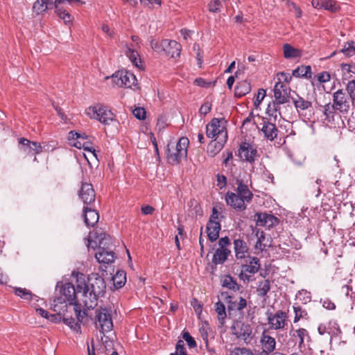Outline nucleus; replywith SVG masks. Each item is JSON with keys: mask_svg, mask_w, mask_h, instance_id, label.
<instances>
[{"mask_svg": "<svg viewBox=\"0 0 355 355\" xmlns=\"http://www.w3.org/2000/svg\"><path fill=\"white\" fill-rule=\"evenodd\" d=\"M217 185L220 189H223L227 185V178L224 175H217Z\"/></svg>", "mask_w": 355, "mask_h": 355, "instance_id": "nucleus-59", "label": "nucleus"}, {"mask_svg": "<svg viewBox=\"0 0 355 355\" xmlns=\"http://www.w3.org/2000/svg\"><path fill=\"white\" fill-rule=\"evenodd\" d=\"M78 196L85 204L91 205L94 202L96 198L93 185L90 183L82 182Z\"/></svg>", "mask_w": 355, "mask_h": 355, "instance_id": "nucleus-15", "label": "nucleus"}, {"mask_svg": "<svg viewBox=\"0 0 355 355\" xmlns=\"http://www.w3.org/2000/svg\"><path fill=\"white\" fill-rule=\"evenodd\" d=\"M69 139H80L83 141L89 139V137L85 133H78L75 131L69 132Z\"/></svg>", "mask_w": 355, "mask_h": 355, "instance_id": "nucleus-51", "label": "nucleus"}, {"mask_svg": "<svg viewBox=\"0 0 355 355\" xmlns=\"http://www.w3.org/2000/svg\"><path fill=\"white\" fill-rule=\"evenodd\" d=\"M235 256L237 259H242L246 257L248 254L247 243L242 239H238L234 241Z\"/></svg>", "mask_w": 355, "mask_h": 355, "instance_id": "nucleus-23", "label": "nucleus"}, {"mask_svg": "<svg viewBox=\"0 0 355 355\" xmlns=\"http://www.w3.org/2000/svg\"><path fill=\"white\" fill-rule=\"evenodd\" d=\"M83 212L84 220L87 226L94 227L99 220L98 212L88 207H84Z\"/></svg>", "mask_w": 355, "mask_h": 355, "instance_id": "nucleus-21", "label": "nucleus"}, {"mask_svg": "<svg viewBox=\"0 0 355 355\" xmlns=\"http://www.w3.org/2000/svg\"><path fill=\"white\" fill-rule=\"evenodd\" d=\"M33 141H31L26 138L21 137L19 139V149L25 153L26 155H33Z\"/></svg>", "mask_w": 355, "mask_h": 355, "instance_id": "nucleus-35", "label": "nucleus"}, {"mask_svg": "<svg viewBox=\"0 0 355 355\" xmlns=\"http://www.w3.org/2000/svg\"><path fill=\"white\" fill-rule=\"evenodd\" d=\"M260 260L255 257H249L247 263L241 266V271L239 274V278L244 282H250L253 280L250 275L257 273L260 269Z\"/></svg>", "mask_w": 355, "mask_h": 355, "instance_id": "nucleus-11", "label": "nucleus"}, {"mask_svg": "<svg viewBox=\"0 0 355 355\" xmlns=\"http://www.w3.org/2000/svg\"><path fill=\"white\" fill-rule=\"evenodd\" d=\"M132 114L135 117L139 120H142L146 118V110L144 107H135L132 111Z\"/></svg>", "mask_w": 355, "mask_h": 355, "instance_id": "nucleus-52", "label": "nucleus"}, {"mask_svg": "<svg viewBox=\"0 0 355 355\" xmlns=\"http://www.w3.org/2000/svg\"><path fill=\"white\" fill-rule=\"evenodd\" d=\"M189 140L187 137H181L178 142L171 141L167 144L166 158L168 164L176 165L182 159L187 156Z\"/></svg>", "mask_w": 355, "mask_h": 355, "instance_id": "nucleus-4", "label": "nucleus"}, {"mask_svg": "<svg viewBox=\"0 0 355 355\" xmlns=\"http://www.w3.org/2000/svg\"><path fill=\"white\" fill-rule=\"evenodd\" d=\"M333 103L338 110V112L342 115H346L349 112L352 102L347 92L340 89L333 94Z\"/></svg>", "mask_w": 355, "mask_h": 355, "instance_id": "nucleus-8", "label": "nucleus"}, {"mask_svg": "<svg viewBox=\"0 0 355 355\" xmlns=\"http://www.w3.org/2000/svg\"><path fill=\"white\" fill-rule=\"evenodd\" d=\"M347 126L351 131H355V112H352L348 118Z\"/></svg>", "mask_w": 355, "mask_h": 355, "instance_id": "nucleus-60", "label": "nucleus"}, {"mask_svg": "<svg viewBox=\"0 0 355 355\" xmlns=\"http://www.w3.org/2000/svg\"><path fill=\"white\" fill-rule=\"evenodd\" d=\"M14 293L16 295L26 300H31L33 297L32 293L26 288L15 287L14 288Z\"/></svg>", "mask_w": 355, "mask_h": 355, "instance_id": "nucleus-41", "label": "nucleus"}, {"mask_svg": "<svg viewBox=\"0 0 355 355\" xmlns=\"http://www.w3.org/2000/svg\"><path fill=\"white\" fill-rule=\"evenodd\" d=\"M168 42H171L170 45L164 47V52L171 58L180 57L182 46L180 43L175 40H168Z\"/></svg>", "mask_w": 355, "mask_h": 355, "instance_id": "nucleus-26", "label": "nucleus"}, {"mask_svg": "<svg viewBox=\"0 0 355 355\" xmlns=\"http://www.w3.org/2000/svg\"><path fill=\"white\" fill-rule=\"evenodd\" d=\"M331 79V76L327 71H322L318 75V80L320 83H324L329 82Z\"/></svg>", "mask_w": 355, "mask_h": 355, "instance_id": "nucleus-57", "label": "nucleus"}, {"mask_svg": "<svg viewBox=\"0 0 355 355\" xmlns=\"http://www.w3.org/2000/svg\"><path fill=\"white\" fill-rule=\"evenodd\" d=\"M323 306L328 310H334L336 309V305L329 299L324 300L322 304Z\"/></svg>", "mask_w": 355, "mask_h": 355, "instance_id": "nucleus-63", "label": "nucleus"}, {"mask_svg": "<svg viewBox=\"0 0 355 355\" xmlns=\"http://www.w3.org/2000/svg\"><path fill=\"white\" fill-rule=\"evenodd\" d=\"M227 133L225 136L220 137L218 140L211 141L207 146V153L211 157L216 156L223 148L227 140Z\"/></svg>", "mask_w": 355, "mask_h": 355, "instance_id": "nucleus-19", "label": "nucleus"}, {"mask_svg": "<svg viewBox=\"0 0 355 355\" xmlns=\"http://www.w3.org/2000/svg\"><path fill=\"white\" fill-rule=\"evenodd\" d=\"M170 44L171 42H168V40H162V41L152 40L150 41L151 48L157 53L164 52V47H167Z\"/></svg>", "mask_w": 355, "mask_h": 355, "instance_id": "nucleus-36", "label": "nucleus"}, {"mask_svg": "<svg viewBox=\"0 0 355 355\" xmlns=\"http://www.w3.org/2000/svg\"><path fill=\"white\" fill-rule=\"evenodd\" d=\"M175 349L178 352L179 355H188L183 340H179L175 346Z\"/></svg>", "mask_w": 355, "mask_h": 355, "instance_id": "nucleus-56", "label": "nucleus"}, {"mask_svg": "<svg viewBox=\"0 0 355 355\" xmlns=\"http://www.w3.org/2000/svg\"><path fill=\"white\" fill-rule=\"evenodd\" d=\"M182 338L187 343L190 348H193L196 347V343L194 338L190 335V334L188 331H184L182 333Z\"/></svg>", "mask_w": 355, "mask_h": 355, "instance_id": "nucleus-50", "label": "nucleus"}, {"mask_svg": "<svg viewBox=\"0 0 355 355\" xmlns=\"http://www.w3.org/2000/svg\"><path fill=\"white\" fill-rule=\"evenodd\" d=\"M95 239L96 240L95 242H98V252L95 254L97 261L107 264L114 262L115 253L113 250L114 244L112 237L103 232L97 234Z\"/></svg>", "mask_w": 355, "mask_h": 355, "instance_id": "nucleus-3", "label": "nucleus"}, {"mask_svg": "<svg viewBox=\"0 0 355 355\" xmlns=\"http://www.w3.org/2000/svg\"><path fill=\"white\" fill-rule=\"evenodd\" d=\"M221 226L219 222H208L207 225V233L211 242L216 241L219 237V232Z\"/></svg>", "mask_w": 355, "mask_h": 355, "instance_id": "nucleus-24", "label": "nucleus"}, {"mask_svg": "<svg viewBox=\"0 0 355 355\" xmlns=\"http://www.w3.org/2000/svg\"><path fill=\"white\" fill-rule=\"evenodd\" d=\"M222 7L220 0H212L208 4L209 11L211 12H219Z\"/></svg>", "mask_w": 355, "mask_h": 355, "instance_id": "nucleus-48", "label": "nucleus"}, {"mask_svg": "<svg viewBox=\"0 0 355 355\" xmlns=\"http://www.w3.org/2000/svg\"><path fill=\"white\" fill-rule=\"evenodd\" d=\"M340 52L343 53L346 57H351L355 55L354 42L350 41L345 43Z\"/></svg>", "mask_w": 355, "mask_h": 355, "instance_id": "nucleus-39", "label": "nucleus"}, {"mask_svg": "<svg viewBox=\"0 0 355 355\" xmlns=\"http://www.w3.org/2000/svg\"><path fill=\"white\" fill-rule=\"evenodd\" d=\"M293 337L297 336L299 338V347L302 348L304 346V342L305 337L309 338V335L306 329L304 328H300L297 329L295 333L292 335Z\"/></svg>", "mask_w": 355, "mask_h": 355, "instance_id": "nucleus-38", "label": "nucleus"}, {"mask_svg": "<svg viewBox=\"0 0 355 355\" xmlns=\"http://www.w3.org/2000/svg\"><path fill=\"white\" fill-rule=\"evenodd\" d=\"M347 94L351 98L353 105H355V80H349L346 85Z\"/></svg>", "mask_w": 355, "mask_h": 355, "instance_id": "nucleus-42", "label": "nucleus"}, {"mask_svg": "<svg viewBox=\"0 0 355 355\" xmlns=\"http://www.w3.org/2000/svg\"><path fill=\"white\" fill-rule=\"evenodd\" d=\"M262 349H264V350H267L270 352V353H273L276 348V340L275 339L269 336L266 334L265 333H263L261 340H260Z\"/></svg>", "mask_w": 355, "mask_h": 355, "instance_id": "nucleus-27", "label": "nucleus"}, {"mask_svg": "<svg viewBox=\"0 0 355 355\" xmlns=\"http://www.w3.org/2000/svg\"><path fill=\"white\" fill-rule=\"evenodd\" d=\"M77 289L82 292L83 302L87 309H94L98 304V300L104 295L106 284L104 279L97 273H92L85 277L80 273L76 277Z\"/></svg>", "mask_w": 355, "mask_h": 355, "instance_id": "nucleus-1", "label": "nucleus"}, {"mask_svg": "<svg viewBox=\"0 0 355 355\" xmlns=\"http://www.w3.org/2000/svg\"><path fill=\"white\" fill-rule=\"evenodd\" d=\"M222 286L230 290L239 291L241 286L230 275H225L222 280Z\"/></svg>", "mask_w": 355, "mask_h": 355, "instance_id": "nucleus-33", "label": "nucleus"}, {"mask_svg": "<svg viewBox=\"0 0 355 355\" xmlns=\"http://www.w3.org/2000/svg\"><path fill=\"white\" fill-rule=\"evenodd\" d=\"M73 306H74L73 309H74L78 323L83 322V319L87 315L86 311H81V304H80L79 303H76Z\"/></svg>", "mask_w": 355, "mask_h": 355, "instance_id": "nucleus-47", "label": "nucleus"}, {"mask_svg": "<svg viewBox=\"0 0 355 355\" xmlns=\"http://www.w3.org/2000/svg\"><path fill=\"white\" fill-rule=\"evenodd\" d=\"M155 211V208L150 205H144L141 208V211L144 215L153 214Z\"/></svg>", "mask_w": 355, "mask_h": 355, "instance_id": "nucleus-61", "label": "nucleus"}, {"mask_svg": "<svg viewBox=\"0 0 355 355\" xmlns=\"http://www.w3.org/2000/svg\"><path fill=\"white\" fill-rule=\"evenodd\" d=\"M266 114L269 118L272 119V121L275 122L277 119L278 116L281 117V112H278L274 105H268L266 109Z\"/></svg>", "mask_w": 355, "mask_h": 355, "instance_id": "nucleus-46", "label": "nucleus"}, {"mask_svg": "<svg viewBox=\"0 0 355 355\" xmlns=\"http://www.w3.org/2000/svg\"><path fill=\"white\" fill-rule=\"evenodd\" d=\"M45 3L44 1L42 0H37L33 6V10L35 12L37 15L43 14L47 10L45 8Z\"/></svg>", "mask_w": 355, "mask_h": 355, "instance_id": "nucleus-45", "label": "nucleus"}, {"mask_svg": "<svg viewBox=\"0 0 355 355\" xmlns=\"http://www.w3.org/2000/svg\"><path fill=\"white\" fill-rule=\"evenodd\" d=\"M125 54L135 66L139 67V63L141 62L137 51L128 47Z\"/></svg>", "mask_w": 355, "mask_h": 355, "instance_id": "nucleus-37", "label": "nucleus"}, {"mask_svg": "<svg viewBox=\"0 0 355 355\" xmlns=\"http://www.w3.org/2000/svg\"><path fill=\"white\" fill-rule=\"evenodd\" d=\"M114 286L116 289L122 288L126 282V273L124 270H118L112 277Z\"/></svg>", "mask_w": 355, "mask_h": 355, "instance_id": "nucleus-31", "label": "nucleus"}, {"mask_svg": "<svg viewBox=\"0 0 355 355\" xmlns=\"http://www.w3.org/2000/svg\"><path fill=\"white\" fill-rule=\"evenodd\" d=\"M323 114L325 116L324 119L328 123H334L341 117V114L336 109L334 103L332 104L329 103L323 106Z\"/></svg>", "mask_w": 355, "mask_h": 355, "instance_id": "nucleus-20", "label": "nucleus"}, {"mask_svg": "<svg viewBox=\"0 0 355 355\" xmlns=\"http://www.w3.org/2000/svg\"><path fill=\"white\" fill-rule=\"evenodd\" d=\"M62 320L64 324L68 325L74 331H76L77 333L80 332V325L78 323V322L76 320L75 318H73L72 317H70V318L64 317Z\"/></svg>", "mask_w": 355, "mask_h": 355, "instance_id": "nucleus-40", "label": "nucleus"}, {"mask_svg": "<svg viewBox=\"0 0 355 355\" xmlns=\"http://www.w3.org/2000/svg\"><path fill=\"white\" fill-rule=\"evenodd\" d=\"M239 156L242 160L252 163L257 157V150L249 143L243 142L239 149Z\"/></svg>", "mask_w": 355, "mask_h": 355, "instance_id": "nucleus-16", "label": "nucleus"}, {"mask_svg": "<svg viewBox=\"0 0 355 355\" xmlns=\"http://www.w3.org/2000/svg\"><path fill=\"white\" fill-rule=\"evenodd\" d=\"M212 105L209 101H205L200 107L199 114L202 116H205L211 110Z\"/></svg>", "mask_w": 355, "mask_h": 355, "instance_id": "nucleus-49", "label": "nucleus"}, {"mask_svg": "<svg viewBox=\"0 0 355 355\" xmlns=\"http://www.w3.org/2000/svg\"><path fill=\"white\" fill-rule=\"evenodd\" d=\"M256 224L258 226L268 227V228L277 225L279 220L274 215L269 214L266 212H257L254 215Z\"/></svg>", "mask_w": 355, "mask_h": 355, "instance_id": "nucleus-14", "label": "nucleus"}, {"mask_svg": "<svg viewBox=\"0 0 355 355\" xmlns=\"http://www.w3.org/2000/svg\"><path fill=\"white\" fill-rule=\"evenodd\" d=\"M231 245L230 239L228 236L222 237L218 241V245L220 249L229 250L228 246Z\"/></svg>", "mask_w": 355, "mask_h": 355, "instance_id": "nucleus-54", "label": "nucleus"}, {"mask_svg": "<svg viewBox=\"0 0 355 355\" xmlns=\"http://www.w3.org/2000/svg\"><path fill=\"white\" fill-rule=\"evenodd\" d=\"M32 145H33V155H37L42 152V146L40 143L34 141Z\"/></svg>", "mask_w": 355, "mask_h": 355, "instance_id": "nucleus-64", "label": "nucleus"}, {"mask_svg": "<svg viewBox=\"0 0 355 355\" xmlns=\"http://www.w3.org/2000/svg\"><path fill=\"white\" fill-rule=\"evenodd\" d=\"M95 324L100 332L105 335L113 329L110 311L105 307L100 306L96 310Z\"/></svg>", "mask_w": 355, "mask_h": 355, "instance_id": "nucleus-7", "label": "nucleus"}, {"mask_svg": "<svg viewBox=\"0 0 355 355\" xmlns=\"http://www.w3.org/2000/svg\"><path fill=\"white\" fill-rule=\"evenodd\" d=\"M286 313L282 311H278L275 314L270 313L268 316V323L273 329L284 328L286 324Z\"/></svg>", "mask_w": 355, "mask_h": 355, "instance_id": "nucleus-17", "label": "nucleus"}, {"mask_svg": "<svg viewBox=\"0 0 355 355\" xmlns=\"http://www.w3.org/2000/svg\"><path fill=\"white\" fill-rule=\"evenodd\" d=\"M323 8L331 12H336L340 10V6L334 0H326L324 3Z\"/></svg>", "mask_w": 355, "mask_h": 355, "instance_id": "nucleus-43", "label": "nucleus"}, {"mask_svg": "<svg viewBox=\"0 0 355 355\" xmlns=\"http://www.w3.org/2000/svg\"><path fill=\"white\" fill-rule=\"evenodd\" d=\"M251 91L250 83L248 80L239 82L234 89V94L236 97H242Z\"/></svg>", "mask_w": 355, "mask_h": 355, "instance_id": "nucleus-29", "label": "nucleus"}, {"mask_svg": "<svg viewBox=\"0 0 355 355\" xmlns=\"http://www.w3.org/2000/svg\"><path fill=\"white\" fill-rule=\"evenodd\" d=\"M247 306V301L245 299L243 298L242 297H240L239 302L238 304L236 305V310L239 311H241L244 308H245Z\"/></svg>", "mask_w": 355, "mask_h": 355, "instance_id": "nucleus-62", "label": "nucleus"}, {"mask_svg": "<svg viewBox=\"0 0 355 355\" xmlns=\"http://www.w3.org/2000/svg\"><path fill=\"white\" fill-rule=\"evenodd\" d=\"M227 121L224 119L214 118L206 126V135L209 138L217 136L216 139L225 136L227 131Z\"/></svg>", "mask_w": 355, "mask_h": 355, "instance_id": "nucleus-10", "label": "nucleus"}, {"mask_svg": "<svg viewBox=\"0 0 355 355\" xmlns=\"http://www.w3.org/2000/svg\"><path fill=\"white\" fill-rule=\"evenodd\" d=\"M56 291H59L62 297H58L59 303L66 302L67 301L69 304L74 305L78 303L77 294L80 292L77 289V286L71 283H63L62 282H58L56 285Z\"/></svg>", "mask_w": 355, "mask_h": 355, "instance_id": "nucleus-6", "label": "nucleus"}, {"mask_svg": "<svg viewBox=\"0 0 355 355\" xmlns=\"http://www.w3.org/2000/svg\"><path fill=\"white\" fill-rule=\"evenodd\" d=\"M274 97L275 100L278 101L279 103H286L288 101L287 85L282 83L281 80L275 85Z\"/></svg>", "mask_w": 355, "mask_h": 355, "instance_id": "nucleus-18", "label": "nucleus"}, {"mask_svg": "<svg viewBox=\"0 0 355 355\" xmlns=\"http://www.w3.org/2000/svg\"><path fill=\"white\" fill-rule=\"evenodd\" d=\"M271 288L270 281L269 279H264L259 282L258 287L257 288V293L258 296L264 297L267 293L270 291Z\"/></svg>", "mask_w": 355, "mask_h": 355, "instance_id": "nucleus-34", "label": "nucleus"}, {"mask_svg": "<svg viewBox=\"0 0 355 355\" xmlns=\"http://www.w3.org/2000/svg\"><path fill=\"white\" fill-rule=\"evenodd\" d=\"M231 254L230 250H223L218 248L214 253L212 258L211 269L216 268V266L223 264L227 259L228 256Z\"/></svg>", "mask_w": 355, "mask_h": 355, "instance_id": "nucleus-22", "label": "nucleus"}, {"mask_svg": "<svg viewBox=\"0 0 355 355\" xmlns=\"http://www.w3.org/2000/svg\"><path fill=\"white\" fill-rule=\"evenodd\" d=\"M266 92L264 89L261 88L258 90V93L256 96V99L254 103V105L256 107H258L259 105V104L262 102L264 97L266 96Z\"/></svg>", "mask_w": 355, "mask_h": 355, "instance_id": "nucleus-53", "label": "nucleus"}, {"mask_svg": "<svg viewBox=\"0 0 355 355\" xmlns=\"http://www.w3.org/2000/svg\"><path fill=\"white\" fill-rule=\"evenodd\" d=\"M295 312L294 322H298L300 318H303V313H305L300 306H293Z\"/></svg>", "mask_w": 355, "mask_h": 355, "instance_id": "nucleus-55", "label": "nucleus"}, {"mask_svg": "<svg viewBox=\"0 0 355 355\" xmlns=\"http://www.w3.org/2000/svg\"><path fill=\"white\" fill-rule=\"evenodd\" d=\"M111 78L114 83L119 87H131L137 81L135 76L127 71H118Z\"/></svg>", "mask_w": 355, "mask_h": 355, "instance_id": "nucleus-12", "label": "nucleus"}, {"mask_svg": "<svg viewBox=\"0 0 355 355\" xmlns=\"http://www.w3.org/2000/svg\"><path fill=\"white\" fill-rule=\"evenodd\" d=\"M236 193L227 191L225 195V201L227 205L238 211L246 209L245 203H250L253 198L252 192L249 189L247 184L242 180H236Z\"/></svg>", "mask_w": 355, "mask_h": 355, "instance_id": "nucleus-2", "label": "nucleus"}, {"mask_svg": "<svg viewBox=\"0 0 355 355\" xmlns=\"http://www.w3.org/2000/svg\"><path fill=\"white\" fill-rule=\"evenodd\" d=\"M293 103L298 112L309 110L312 107V102L308 98L305 99L302 96L296 94L292 97Z\"/></svg>", "mask_w": 355, "mask_h": 355, "instance_id": "nucleus-25", "label": "nucleus"}, {"mask_svg": "<svg viewBox=\"0 0 355 355\" xmlns=\"http://www.w3.org/2000/svg\"><path fill=\"white\" fill-rule=\"evenodd\" d=\"M293 76L297 78H311L312 76L311 66L301 65L293 71Z\"/></svg>", "mask_w": 355, "mask_h": 355, "instance_id": "nucleus-30", "label": "nucleus"}, {"mask_svg": "<svg viewBox=\"0 0 355 355\" xmlns=\"http://www.w3.org/2000/svg\"><path fill=\"white\" fill-rule=\"evenodd\" d=\"M82 148L92 153V155L96 157V151L94 148L91 146V142L88 139L83 141Z\"/></svg>", "mask_w": 355, "mask_h": 355, "instance_id": "nucleus-58", "label": "nucleus"}, {"mask_svg": "<svg viewBox=\"0 0 355 355\" xmlns=\"http://www.w3.org/2000/svg\"><path fill=\"white\" fill-rule=\"evenodd\" d=\"M262 128H261V132L263 134L264 137L270 141H273L277 138L279 130L274 121H272L271 118L263 117L262 119Z\"/></svg>", "mask_w": 355, "mask_h": 355, "instance_id": "nucleus-13", "label": "nucleus"}, {"mask_svg": "<svg viewBox=\"0 0 355 355\" xmlns=\"http://www.w3.org/2000/svg\"><path fill=\"white\" fill-rule=\"evenodd\" d=\"M230 355H254V353L249 348L236 347L230 351Z\"/></svg>", "mask_w": 355, "mask_h": 355, "instance_id": "nucleus-44", "label": "nucleus"}, {"mask_svg": "<svg viewBox=\"0 0 355 355\" xmlns=\"http://www.w3.org/2000/svg\"><path fill=\"white\" fill-rule=\"evenodd\" d=\"M215 311L218 314V320L220 326H223L225 323L227 317L225 306L220 301L215 304Z\"/></svg>", "mask_w": 355, "mask_h": 355, "instance_id": "nucleus-32", "label": "nucleus"}, {"mask_svg": "<svg viewBox=\"0 0 355 355\" xmlns=\"http://www.w3.org/2000/svg\"><path fill=\"white\" fill-rule=\"evenodd\" d=\"M231 330L236 338L243 340L245 344L250 343L252 339V329L249 324L236 320L232 324Z\"/></svg>", "mask_w": 355, "mask_h": 355, "instance_id": "nucleus-9", "label": "nucleus"}, {"mask_svg": "<svg viewBox=\"0 0 355 355\" xmlns=\"http://www.w3.org/2000/svg\"><path fill=\"white\" fill-rule=\"evenodd\" d=\"M282 49L284 56L286 59L297 58L302 56V51L293 47L290 44H284Z\"/></svg>", "mask_w": 355, "mask_h": 355, "instance_id": "nucleus-28", "label": "nucleus"}, {"mask_svg": "<svg viewBox=\"0 0 355 355\" xmlns=\"http://www.w3.org/2000/svg\"><path fill=\"white\" fill-rule=\"evenodd\" d=\"M86 113L91 119H97L105 125H108L116 120L115 114L108 107L103 105L91 106L87 109Z\"/></svg>", "mask_w": 355, "mask_h": 355, "instance_id": "nucleus-5", "label": "nucleus"}]
</instances>
